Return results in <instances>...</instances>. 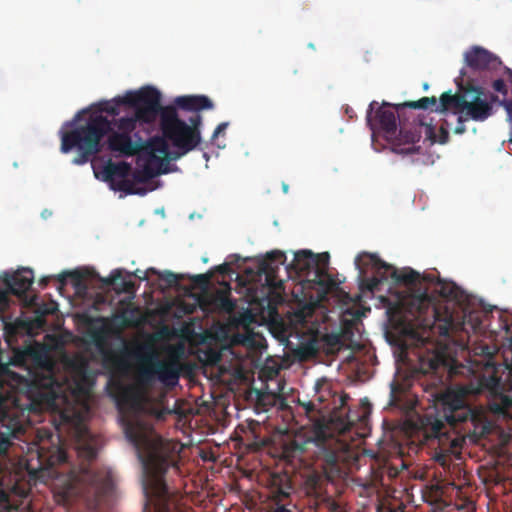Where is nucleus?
<instances>
[{
    "label": "nucleus",
    "mask_w": 512,
    "mask_h": 512,
    "mask_svg": "<svg viewBox=\"0 0 512 512\" xmlns=\"http://www.w3.org/2000/svg\"><path fill=\"white\" fill-rule=\"evenodd\" d=\"M289 489L290 486H277L272 488L269 496V499L271 500L272 503L271 505L286 504V500L290 497Z\"/></svg>",
    "instance_id": "nucleus-30"
},
{
    "label": "nucleus",
    "mask_w": 512,
    "mask_h": 512,
    "mask_svg": "<svg viewBox=\"0 0 512 512\" xmlns=\"http://www.w3.org/2000/svg\"><path fill=\"white\" fill-rule=\"evenodd\" d=\"M501 105L504 106L506 112H507V117H508V120L510 122H512V101H507V100H504L502 102H500Z\"/></svg>",
    "instance_id": "nucleus-47"
},
{
    "label": "nucleus",
    "mask_w": 512,
    "mask_h": 512,
    "mask_svg": "<svg viewBox=\"0 0 512 512\" xmlns=\"http://www.w3.org/2000/svg\"><path fill=\"white\" fill-rule=\"evenodd\" d=\"M221 274H228L230 272V266L227 263H223L215 268Z\"/></svg>",
    "instance_id": "nucleus-50"
},
{
    "label": "nucleus",
    "mask_w": 512,
    "mask_h": 512,
    "mask_svg": "<svg viewBox=\"0 0 512 512\" xmlns=\"http://www.w3.org/2000/svg\"><path fill=\"white\" fill-rule=\"evenodd\" d=\"M359 270L361 286L374 291L388 279L396 284L405 285L409 294L399 303V314L405 325L403 352L413 369L422 374L435 372L440 367L452 370L445 347L432 336H449L450 332L463 329L464 322L455 319L448 307L436 306L435 298L421 287V275L411 268L398 270L381 260L376 254L360 253L355 259Z\"/></svg>",
    "instance_id": "nucleus-1"
},
{
    "label": "nucleus",
    "mask_w": 512,
    "mask_h": 512,
    "mask_svg": "<svg viewBox=\"0 0 512 512\" xmlns=\"http://www.w3.org/2000/svg\"><path fill=\"white\" fill-rule=\"evenodd\" d=\"M115 319L124 327H133L139 323V309L129 304L123 308Z\"/></svg>",
    "instance_id": "nucleus-24"
},
{
    "label": "nucleus",
    "mask_w": 512,
    "mask_h": 512,
    "mask_svg": "<svg viewBox=\"0 0 512 512\" xmlns=\"http://www.w3.org/2000/svg\"><path fill=\"white\" fill-rule=\"evenodd\" d=\"M48 282H49V278H48V277H44V278H42V279L40 280V285H41L42 287H45V286H47Z\"/></svg>",
    "instance_id": "nucleus-56"
},
{
    "label": "nucleus",
    "mask_w": 512,
    "mask_h": 512,
    "mask_svg": "<svg viewBox=\"0 0 512 512\" xmlns=\"http://www.w3.org/2000/svg\"><path fill=\"white\" fill-rule=\"evenodd\" d=\"M130 275H133V276L137 277L140 280H146L147 279V273L146 272H142L140 270H136L135 272L131 273Z\"/></svg>",
    "instance_id": "nucleus-53"
},
{
    "label": "nucleus",
    "mask_w": 512,
    "mask_h": 512,
    "mask_svg": "<svg viewBox=\"0 0 512 512\" xmlns=\"http://www.w3.org/2000/svg\"><path fill=\"white\" fill-rule=\"evenodd\" d=\"M332 426L333 419L330 422L317 421L310 436L295 438L283 445L284 458H306L317 468L334 469L346 444L334 435Z\"/></svg>",
    "instance_id": "nucleus-4"
},
{
    "label": "nucleus",
    "mask_w": 512,
    "mask_h": 512,
    "mask_svg": "<svg viewBox=\"0 0 512 512\" xmlns=\"http://www.w3.org/2000/svg\"><path fill=\"white\" fill-rule=\"evenodd\" d=\"M423 281H424V282H427V283H434V282H436V283H437V279H436V278H435V276H434V275H432V274H429V275H426V276H424V277H421V283H422Z\"/></svg>",
    "instance_id": "nucleus-54"
},
{
    "label": "nucleus",
    "mask_w": 512,
    "mask_h": 512,
    "mask_svg": "<svg viewBox=\"0 0 512 512\" xmlns=\"http://www.w3.org/2000/svg\"><path fill=\"white\" fill-rule=\"evenodd\" d=\"M135 169L132 172V181H134V186L137 187V184L147 183L149 180L155 177L154 173L149 168H144L142 165Z\"/></svg>",
    "instance_id": "nucleus-31"
},
{
    "label": "nucleus",
    "mask_w": 512,
    "mask_h": 512,
    "mask_svg": "<svg viewBox=\"0 0 512 512\" xmlns=\"http://www.w3.org/2000/svg\"><path fill=\"white\" fill-rule=\"evenodd\" d=\"M317 266L316 254L310 250H300L294 254V259L289 268H292L298 275L306 277L308 280L315 278Z\"/></svg>",
    "instance_id": "nucleus-17"
},
{
    "label": "nucleus",
    "mask_w": 512,
    "mask_h": 512,
    "mask_svg": "<svg viewBox=\"0 0 512 512\" xmlns=\"http://www.w3.org/2000/svg\"><path fill=\"white\" fill-rule=\"evenodd\" d=\"M122 289L127 293L135 292V284L131 280H123L122 281Z\"/></svg>",
    "instance_id": "nucleus-44"
},
{
    "label": "nucleus",
    "mask_w": 512,
    "mask_h": 512,
    "mask_svg": "<svg viewBox=\"0 0 512 512\" xmlns=\"http://www.w3.org/2000/svg\"><path fill=\"white\" fill-rule=\"evenodd\" d=\"M67 461V455L65 453V451L59 449L58 450V453H57V459H56V462L58 463H64Z\"/></svg>",
    "instance_id": "nucleus-51"
},
{
    "label": "nucleus",
    "mask_w": 512,
    "mask_h": 512,
    "mask_svg": "<svg viewBox=\"0 0 512 512\" xmlns=\"http://www.w3.org/2000/svg\"><path fill=\"white\" fill-rule=\"evenodd\" d=\"M378 103L373 101L369 105L367 112V123L373 133L382 132L388 140H392L397 133V120L395 111L387 109L386 106L390 107V104L383 102L381 107H378L375 115L372 116V111Z\"/></svg>",
    "instance_id": "nucleus-10"
},
{
    "label": "nucleus",
    "mask_w": 512,
    "mask_h": 512,
    "mask_svg": "<svg viewBox=\"0 0 512 512\" xmlns=\"http://www.w3.org/2000/svg\"><path fill=\"white\" fill-rule=\"evenodd\" d=\"M349 399V396L347 394L343 395H334L333 396V403L336 404L339 402V407L342 408L346 405L347 400Z\"/></svg>",
    "instance_id": "nucleus-43"
},
{
    "label": "nucleus",
    "mask_w": 512,
    "mask_h": 512,
    "mask_svg": "<svg viewBox=\"0 0 512 512\" xmlns=\"http://www.w3.org/2000/svg\"><path fill=\"white\" fill-rule=\"evenodd\" d=\"M493 89L503 95H507L505 82L502 79H497L493 82Z\"/></svg>",
    "instance_id": "nucleus-41"
},
{
    "label": "nucleus",
    "mask_w": 512,
    "mask_h": 512,
    "mask_svg": "<svg viewBox=\"0 0 512 512\" xmlns=\"http://www.w3.org/2000/svg\"><path fill=\"white\" fill-rule=\"evenodd\" d=\"M133 114L109 120L106 116L91 113L88 118L69 131H61V152L68 153L77 149L78 154L72 160L75 165H83L103 150L102 140L107 136V149L120 156L138 154L143 143L135 132L138 123H153L159 113L160 92L154 87L142 88L136 92H127L122 98Z\"/></svg>",
    "instance_id": "nucleus-2"
},
{
    "label": "nucleus",
    "mask_w": 512,
    "mask_h": 512,
    "mask_svg": "<svg viewBox=\"0 0 512 512\" xmlns=\"http://www.w3.org/2000/svg\"><path fill=\"white\" fill-rule=\"evenodd\" d=\"M57 383L56 379L54 378V376L52 375H49L48 377H44L43 379L41 380H38V384L39 386H42L44 388H48V389H51L53 388V386Z\"/></svg>",
    "instance_id": "nucleus-39"
},
{
    "label": "nucleus",
    "mask_w": 512,
    "mask_h": 512,
    "mask_svg": "<svg viewBox=\"0 0 512 512\" xmlns=\"http://www.w3.org/2000/svg\"><path fill=\"white\" fill-rule=\"evenodd\" d=\"M82 480L88 484L93 492L96 503H99L104 497L109 496L113 492V475L106 468L96 470L84 469Z\"/></svg>",
    "instance_id": "nucleus-12"
},
{
    "label": "nucleus",
    "mask_w": 512,
    "mask_h": 512,
    "mask_svg": "<svg viewBox=\"0 0 512 512\" xmlns=\"http://www.w3.org/2000/svg\"><path fill=\"white\" fill-rule=\"evenodd\" d=\"M323 408H328V405L323 406ZM321 409H322V407H320V408H316V405H315V403H314L313 401H310V402H308V403L305 405V410H306V412H307V413H311V412H313V411H315V410H318V411H319V410H321Z\"/></svg>",
    "instance_id": "nucleus-49"
},
{
    "label": "nucleus",
    "mask_w": 512,
    "mask_h": 512,
    "mask_svg": "<svg viewBox=\"0 0 512 512\" xmlns=\"http://www.w3.org/2000/svg\"><path fill=\"white\" fill-rule=\"evenodd\" d=\"M316 388H317V394H316V399L319 403H324L325 402V393L330 395V390H329V387L326 385V384H322L320 385L319 383H317L316 385Z\"/></svg>",
    "instance_id": "nucleus-36"
},
{
    "label": "nucleus",
    "mask_w": 512,
    "mask_h": 512,
    "mask_svg": "<svg viewBox=\"0 0 512 512\" xmlns=\"http://www.w3.org/2000/svg\"><path fill=\"white\" fill-rule=\"evenodd\" d=\"M286 255L283 251L273 250L259 263V276H264L265 285L270 292L280 291L284 288L283 282L278 278V270L284 264Z\"/></svg>",
    "instance_id": "nucleus-11"
},
{
    "label": "nucleus",
    "mask_w": 512,
    "mask_h": 512,
    "mask_svg": "<svg viewBox=\"0 0 512 512\" xmlns=\"http://www.w3.org/2000/svg\"><path fill=\"white\" fill-rule=\"evenodd\" d=\"M436 290L441 297L460 301L463 296V291L454 282H448L441 279H437Z\"/></svg>",
    "instance_id": "nucleus-21"
},
{
    "label": "nucleus",
    "mask_w": 512,
    "mask_h": 512,
    "mask_svg": "<svg viewBox=\"0 0 512 512\" xmlns=\"http://www.w3.org/2000/svg\"><path fill=\"white\" fill-rule=\"evenodd\" d=\"M464 100V94H452L451 91L444 92L437 101L435 112H446L448 109H454L455 114H459Z\"/></svg>",
    "instance_id": "nucleus-20"
},
{
    "label": "nucleus",
    "mask_w": 512,
    "mask_h": 512,
    "mask_svg": "<svg viewBox=\"0 0 512 512\" xmlns=\"http://www.w3.org/2000/svg\"><path fill=\"white\" fill-rule=\"evenodd\" d=\"M175 105L187 111L208 110L214 107L213 102L205 95L179 96Z\"/></svg>",
    "instance_id": "nucleus-19"
},
{
    "label": "nucleus",
    "mask_w": 512,
    "mask_h": 512,
    "mask_svg": "<svg viewBox=\"0 0 512 512\" xmlns=\"http://www.w3.org/2000/svg\"><path fill=\"white\" fill-rule=\"evenodd\" d=\"M506 73L508 75L509 81L512 83V70L509 68H506Z\"/></svg>",
    "instance_id": "nucleus-57"
},
{
    "label": "nucleus",
    "mask_w": 512,
    "mask_h": 512,
    "mask_svg": "<svg viewBox=\"0 0 512 512\" xmlns=\"http://www.w3.org/2000/svg\"><path fill=\"white\" fill-rule=\"evenodd\" d=\"M158 116H160L162 135L173 147L192 151L200 144L202 118L199 114L189 117V123H186L179 117L175 106L162 107L160 105Z\"/></svg>",
    "instance_id": "nucleus-5"
},
{
    "label": "nucleus",
    "mask_w": 512,
    "mask_h": 512,
    "mask_svg": "<svg viewBox=\"0 0 512 512\" xmlns=\"http://www.w3.org/2000/svg\"><path fill=\"white\" fill-rule=\"evenodd\" d=\"M103 367L111 373L107 389L119 406H133L137 402V396L133 388L124 385L114 374L126 367L123 357L111 350L103 352Z\"/></svg>",
    "instance_id": "nucleus-6"
},
{
    "label": "nucleus",
    "mask_w": 512,
    "mask_h": 512,
    "mask_svg": "<svg viewBox=\"0 0 512 512\" xmlns=\"http://www.w3.org/2000/svg\"><path fill=\"white\" fill-rule=\"evenodd\" d=\"M228 126V123L226 122H223V123H220L216 129L214 130L213 132V135H212V139H215L217 138L220 134L224 133V131L226 130Z\"/></svg>",
    "instance_id": "nucleus-45"
},
{
    "label": "nucleus",
    "mask_w": 512,
    "mask_h": 512,
    "mask_svg": "<svg viewBox=\"0 0 512 512\" xmlns=\"http://www.w3.org/2000/svg\"><path fill=\"white\" fill-rule=\"evenodd\" d=\"M305 351H307V353L310 355H313L316 353V349L314 348L313 345H308L307 347H305Z\"/></svg>",
    "instance_id": "nucleus-55"
},
{
    "label": "nucleus",
    "mask_w": 512,
    "mask_h": 512,
    "mask_svg": "<svg viewBox=\"0 0 512 512\" xmlns=\"http://www.w3.org/2000/svg\"><path fill=\"white\" fill-rule=\"evenodd\" d=\"M190 151H186V148H176L175 151H169V155H167V157H165V159H169V160H178L180 159L182 156L186 155L187 153H189Z\"/></svg>",
    "instance_id": "nucleus-38"
},
{
    "label": "nucleus",
    "mask_w": 512,
    "mask_h": 512,
    "mask_svg": "<svg viewBox=\"0 0 512 512\" xmlns=\"http://www.w3.org/2000/svg\"><path fill=\"white\" fill-rule=\"evenodd\" d=\"M349 425V422L341 420L339 424H335V430H337L340 434H343L349 429Z\"/></svg>",
    "instance_id": "nucleus-46"
},
{
    "label": "nucleus",
    "mask_w": 512,
    "mask_h": 512,
    "mask_svg": "<svg viewBox=\"0 0 512 512\" xmlns=\"http://www.w3.org/2000/svg\"><path fill=\"white\" fill-rule=\"evenodd\" d=\"M460 88L464 90V100L459 114H464V119L483 122L492 116L493 103L498 101V96L491 94L489 98L484 97L483 88L471 83H467L465 88Z\"/></svg>",
    "instance_id": "nucleus-7"
},
{
    "label": "nucleus",
    "mask_w": 512,
    "mask_h": 512,
    "mask_svg": "<svg viewBox=\"0 0 512 512\" xmlns=\"http://www.w3.org/2000/svg\"><path fill=\"white\" fill-rule=\"evenodd\" d=\"M12 294L9 289L6 287L3 290H0V313L4 312L8 309L10 304L9 295Z\"/></svg>",
    "instance_id": "nucleus-34"
},
{
    "label": "nucleus",
    "mask_w": 512,
    "mask_h": 512,
    "mask_svg": "<svg viewBox=\"0 0 512 512\" xmlns=\"http://www.w3.org/2000/svg\"><path fill=\"white\" fill-rule=\"evenodd\" d=\"M210 304L216 308L230 312L234 309L235 303L230 298L229 289H218L210 296Z\"/></svg>",
    "instance_id": "nucleus-22"
},
{
    "label": "nucleus",
    "mask_w": 512,
    "mask_h": 512,
    "mask_svg": "<svg viewBox=\"0 0 512 512\" xmlns=\"http://www.w3.org/2000/svg\"><path fill=\"white\" fill-rule=\"evenodd\" d=\"M317 258V269L315 272V278L308 279L313 284L322 285L324 278L327 276L328 265H329V254L327 252L316 254Z\"/></svg>",
    "instance_id": "nucleus-27"
},
{
    "label": "nucleus",
    "mask_w": 512,
    "mask_h": 512,
    "mask_svg": "<svg viewBox=\"0 0 512 512\" xmlns=\"http://www.w3.org/2000/svg\"><path fill=\"white\" fill-rule=\"evenodd\" d=\"M132 170L128 162H112L109 161L103 168V174L106 181L110 182L112 188L126 194L145 195L147 190L134 186V181L128 179Z\"/></svg>",
    "instance_id": "nucleus-8"
},
{
    "label": "nucleus",
    "mask_w": 512,
    "mask_h": 512,
    "mask_svg": "<svg viewBox=\"0 0 512 512\" xmlns=\"http://www.w3.org/2000/svg\"><path fill=\"white\" fill-rule=\"evenodd\" d=\"M424 89L425 90L428 89V84L427 83L424 84Z\"/></svg>",
    "instance_id": "nucleus-60"
},
{
    "label": "nucleus",
    "mask_w": 512,
    "mask_h": 512,
    "mask_svg": "<svg viewBox=\"0 0 512 512\" xmlns=\"http://www.w3.org/2000/svg\"><path fill=\"white\" fill-rule=\"evenodd\" d=\"M490 382L492 383V390L494 393L497 392V389L498 387L500 386V379L496 378V377H491L490 378Z\"/></svg>",
    "instance_id": "nucleus-52"
},
{
    "label": "nucleus",
    "mask_w": 512,
    "mask_h": 512,
    "mask_svg": "<svg viewBox=\"0 0 512 512\" xmlns=\"http://www.w3.org/2000/svg\"><path fill=\"white\" fill-rule=\"evenodd\" d=\"M67 276H70L73 280H75L77 283H79L80 281L83 280L84 278V275L79 272V271H73V272H68V273H63L61 275H59V278L58 280L61 282V283H65V280H66V277Z\"/></svg>",
    "instance_id": "nucleus-37"
},
{
    "label": "nucleus",
    "mask_w": 512,
    "mask_h": 512,
    "mask_svg": "<svg viewBox=\"0 0 512 512\" xmlns=\"http://www.w3.org/2000/svg\"><path fill=\"white\" fill-rule=\"evenodd\" d=\"M509 142H511V143H512V133H511V136H510V138H509Z\"/></svg>",
    "instance_id": "nucleus-61"
},
{
    "label": "nucleus",
    "mask_w": 512,
    "mask_h": 512,
    "mask_svg": "<svg viewBox=\"0 0 512 512\" xmlns=\"http://www.w3.org/2000/svg\"><path fill=\"white\" fill-rule=\"evenodd\" d=\"M34 280L33 271L29 268H23L3 280L9 291L18 297H22L30 289Z\"/></svg>",
    "instance_id": "nucleus-16"
},
{
    "label": "nucleus",
    "mask_w": 512,
    "mask_h": 512,
    "mask_svg": "<svg viewBox=\"0 0 512 512\" xmlns=\"http://www.w3.org/2000/svg\"><path fill=\"white\" fill-rule=\"evenodd\" d=\"M165 158L159 157L156 154H150L144 151L138 159V165H142L144 168H149L155 176L166 173L167 170H162L163 160Z\"/></svg>",
    "instance_id": "nucleus-23"
},
{
    "label": "nucleus",
    "mask_w": 512,
    "mask_h": 512,
    "mask_svg": "<svg viewBox=\"0 0 512 512\" xmlns=\"http://www.w3.org/2000/svg\"><path fill=\"white\" fill-rule=\"evenodd\" d=\"M460 74H461V77L463 78V77L465 76V74H466V73H465V71H464V70H461Z\"/></svg>",
    "instance_id": "nucleus-59"
},
{
    "label": "nucleus",
    "mask_w": 512,
    "mask_h": 512,
    "mask_svg": "<svg viewBox=\"0 0 512 512\" xmlns=\"http://www.w3.org/2000/svg\"><path fill=\"white\" fill-rule=\"evenodd\" d=\"M155 378L164 384H175L179 378V370L175 363L150 359L148 365L139 368L137 381L143 386L151 385Z\"/></svg>",
    "instance_id": "nucleus-9"
},
{
    "label": "nucleus",
    "mask_w": 512,
    "mask_h": 512,
    "mask_svg": "<svg viewBox=\"0 0 512 512\" xmlns=\"http://www.w3.org/2000/svg\"><path fill=\"white\" fill-rule=\"evenodd\" d=\"M436 104H437V99L435 96H432V97H422L421 99H419L417 101H408V102H404L402 104H397V105H394L393 108L397 112H400L404 108L422 109V110H427V109L431 108V110L433 111V109L436 108Z\"/></svg>",
    "instance_id": "nucleus-25"
},
{
    "label": "nucleus",
    "mask_w": 512,
    "mask_h": 512,
    "mask_svg": "<svg viewBox=\"0 0 512 512\" xmlns=\"http://www.w3.org/2000/svg\"><path fill=\"white\" fill-rule=\"evenodd\" d=\"M441 404V411L426 413L415 423V432L422 437V443L437 441L442 452H453L461 440L451 438L447 425L466 436L481 437L489 431L483 412L468 405L463 395L447 393Z\"/></svg>",
    "instance_id": "nucleus-3"
},
{
    "label": "nucleus",
    "mask_w": 512,
    "mask_h": 512,
    "mask_svg": "<svg viewBox=\"0 0 512 512\" xmlns=\"http://www.w3.org/2000/svg\"><path fill=\"white\" fill-rule=\"evenodd\" d=\"M426 136L431 143L446 144L449 141L448 123H443L438 130V135L435 133V128L432 125L426 126Z\"/></svg>",
    "instance_id": "nucleus-29"
},
{
    "label": "nucleus",
    "mask_w": 512,
    "mask_h": 512,
    "mask_svg": "<svg viewBox=\"0 0 512 512\" xmlns=\"http://www.w3.org/2000/svg\"><path fill=\"white\" fill-rule=\"evenodd\" d=\"M3 401V396L0 394V455L7 452L11 445V438L22 431L20 423L3 411Z\"/></svg>",
    "instance_id": "nucleus-14"
},
{
    "label": "nucleus",
    "mask_w": 512,
    "mask_h": 512,
    "mask_svg": "<svg viewBox=\"0 0 512 512\" xmlns=\"http://www.w3.org/2000/svg\"><path fill=\"white\" fill-rule=\"evenodd\" d=\"M121 277V270H114L111 274L110 279L106 280V283L111 285L115 283Z\"/></svg>",
    "instance_id": "nucleus-48"
},
{
    "label": "nucleus",
    "mask_w": 512,
    "mask_h": 512,
    "mask_svg": "<svg viewBox=\"0 0 512 512\" xmlns=\"http://www.w3.org/2000/svg\"><path fill=\"white\" fill-rule=\"evenodd\" d=\"M169 143L163 135L162 137H154L147 143L145 152L165 158L169 155Z\"/></svg>",
    "instance_id": "nucleus-26"
},
{
    "label": "nucleus",
    "mask_w": 512,
    "mask_h": 512,
    "mask_svg": "<svg viewBox=\"0 0 512 512\" xmlns=\"http://www.w3.org/2000/svg\"><path fill=\"white\" fill-rule=\"evenodd\" d=\"M149 271L154 273V274H157V271L154 268H150Z\"/></svg>",
    "instance_id": "nucleus-58"
},
{
    "label": "nucleus",
    "mask_w": 512,
    "mask_h": 512,
    "mask_svg": "<svg viewBox=\"0 0 512 512\" xmlns=\"http://www.w3.org/2000/svg\"><path fill=\"white\" fill-rule=\"evenodd\" d=\"M420 137V133L416 130L401 127L398 136L395 135V137L392 138L394 139L393 151L403 155L419 153L421 147L415 144L420 140Z\"/></svg>",
    "instance_id": "nucleus-15"
},
{
    "label": "nucleus",
    "mask_w": 512,
    "mask_h": 512,
    "mask_svg": "<svg viewBox=\"0 0 512 512\" xmlns=\"http://www.w3.org/2000/svg\"><path fill=\"white\" fill-rule=\"evenodd\" d=\"M466 65L474 71H492L501 65L498 56L480 46H473L464 54Z\"/></svg>",
    "instance_id": "nucleus-13"
},
{
    "label": "nucleus",
    "mask_w": 512,
    "mask_h": 512,
    "mask_svg": "<svg viewBox=\"0 0 512 512\" xmlns=\"http://www.w3.org/2000/svg\"><path fill=\"white\" fill-rule=\"evenodd\" d=\"M270 512H293L292 509L288 507V504H280V505H271Z\"/></svg>",
    "instance_id": "nucleus-42"
},
{
    "label": "nucleus",
    "mask_w": 512,
    "mask_h": 512,
    "mask_svg": "<svg viewBox=\"0 0 512 512\" xmlns=\"http://www.w3.org/2000/svg\"><path fill=\"white\" fill-rule=\"evenodd\" d=\"M463 117H466L464 114H459L458 116V123L454 129V132L456 134H463L465 131H466V126H465V122L468 121L469 119H464Z\"/></svg>",
    "instance_id": "nucleus-40"
},
{
    "label": "nucleus",
    "mask_w": 512,
    "mask_h": 512,
    "mask_svg": "<svg viewBox=\"0 0 512 512\" xmlns=\"http://www.w3.org/2000/svg\"><path fill=\"white\" fill-rule=\"evenodd\" d=\"M498 351L499 349L496 345L479 344L474 348L475 354L484 356L488 359H492Z\"/></svg>",
    "instance_id": "nucleus-32"
},
{
    "label": "nucleus",
    "mask_w": 512,
    "mask_h": 512,
    "mask_svg": "<svg viewBox=\"0 0 512 512\" xmlns=\"http://www.w3.org/2000/svg\"><path fill=\"white\" fill-rule=\"evenodd\" d=\"M123 97L124 96L116 97L112 101L100 102L97 105L98 110L95 111L94 113H98V114L102 115V112H106L107 114L114 116V117L119 115L120 114V106L124 105V106H128L129 108H131L127 103L122 102Z\"/></svg>",
    "instance_id": "nucleus-28"
},
{
    "label": "nucleus",
    "mask_w": 512,
    "mask_h": 512,
    "mask_svg": "<svg viewBox=\"0 0 512 512\" xmlns=\"http://www.w3.org/2000/svg\"><path fill=\"white\" fill-rule=\"evenodd\" d=\"M158 276L159 279L165 282L169 287L176 286L181 279L180 275L168 270L158 273Z\"/></svg>",
    "instance_id": "nucleus-33"
},
{
    "label": "nucleus",
    "mask_w": 512,
    "mask_h": 512,
    "mask_svg": "<svg viewBox=\"0 0 512 512\" xmlns=\"http://www.w3.org/2000/svg\"><path fill=\"white\" fill-rule=\"evenodd\" d=\"M97 443L93 435L85 428H81L77 435V452L80 458L88 462L97 456Z\"/></svg>",
    "instance_id": "nucleus-18"
},
{
    "label": "nucleus",
    "mask_w": 512,
    "mask_h": 512,
    "mask_svg": "<svg viewBox=\"0 0 512 512\" xmlns=\"http://www.w3.org/2000/svg\"><path fill=\"white\" fill-rule=\"evenodd\" d=\"M212 274H198L192 277L193 283L198 286L205 287L209 284Z\"/></svg>",
    "instance_id": "nucleus-35"
}]
</instances>
